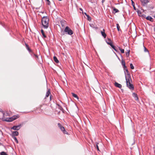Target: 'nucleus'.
<instances>
[{
  "label": "nucleus",
  "instance_id": "4be33fe9",
  "mask_svg": "<svg viewBox=\"0 0 155 155\" xmlns=\"http://www.w3.org/2000/svg\"><path fill=\"white\" fill-rule=\"evenodd\" d=\"M111 47L113 48L115 51L117 52V50L116 49V48L113 45H112Z\"/></svg>",
  "mask_w": 155,
  "mask_h": 155
},
{
  "label": "nucleus",
  "instance_id": "5701e85b",
  "mask_svg": "<svg viewBox=\"0 0 155 155\" xmlns=\"http://www.w3.org/2000/svg\"><path fill=\"white\" fill-rule=\"evenodd\" d=\"M113 10L115 12V13H117L119 12V11L115 7H113Z\"/></svg>",
  "mask_w": 155,
  "mask_h": 155
},
{
  "label": "nucleus",
  "instance_id": "58836bf2",
  "mask_svg": "<svg viewBox=\"0 0 155 155\" xmlns=\"http://www.w3.org/2000/svg\"><path fill=\"white\" fill-rule=\"evenodd\" d=\"M141 16L143 18H145L146 16L144 15H142Z\"/></svg>",
  "mask_w": 155,
  "mask_h": 155
},
{
  "label": "nucleus",
  "instance_id": "cd10ccee",
  "mask_svg": "<svg viewBox=\"0 0 155 155\" xmlns=\"http://www.w3.org/2000/svg\"><path fill=\"white\" fill-rule=\"evenodd\" d=\"M116 25H117V30L118 31H120V26H119V25L118 24H116Z\"/></svg>",
  "mask_w": 155,
  "mask_h": 155
},
{
  "label": "nucleus",
  "instance_id": "2f4dec72",
  "mask_svg": "<svg viewBox=\"0 0 155 155\" xmlns=\"http://www.w3.org/2000/svg\"><path fill=\"white\" fill-rule=\"evenodd\" d=\"M87 19L89 21H90V20H91V18L89 15H87Z\"/></svg>",
  "mask_w": 155,
  "mask_h": 155
},
{
  "label": "nucleus",
  "instance_id": "a18cd8bd",
  "mask_svg": "<svg viewBox=\"0 0 155 155\" xmlns=\"http://www.w3.org/2000/svg\"><path fill=\"white\" fill-rule=\"evenodd\" d=\"M8 113H6V115L7 116L8 115Z\"/></svg>",
  "mask_w": 155,
  "mask_h": 155
},
{
  "label": "nucleus",
  "instance_id": "b1692460",
  "mask_svg": "<svg viewBox=\"0 0 155 155\" xmlns=\"http://www.w3.org/2000/svg\"><path fill=\"white\" fill-rule=\"evenodd\" d=\"M14 140L15 141V142L17 143H18V141L17 139V138H16V137H12Z\"/></svg>",
  "mask_w": 155,
  "mask_h": 155
},
{
  "label": "nucleus",
  "instance_id": "bb28decb",
  "mask_svg": "<svg viewBox=\"0 0 155 155\" xmlns=\"http://www.w3.org/2000/svg\"><path fill=\"white\" fill-rule=\"evenodd\" d=\"M119 49L120 50L121 53H124V49H121L120 47H119Z\"/></svg>",
  "mask_w": 155,
  "mask_h": 155
},
{
  "label": "nucleus",
  "instance_id": "a211bd4d",
  "mask_svg": "<svg viewBox=\"0 0 155 155\" xmlns=\"http://www.w3.org/2000/svg\"><path fill=\"white\" fill-rule=\"evenodd\" d=\"M54 60L56 63H58L59 62V61L55 56L54 57Z\"/></svg>",
  "mask_w": 155,
  "mask_h": 155
},
{
  "label": "nucleus",
  "instance_id": "c85d7f7f",
  "mask_svg": "<svg viewBox=\"0 0 155 155\" xmlns=\"http://www.w3.org/2000/svg\"><path fill=\"white\" fill-rule=\"evenodd\" d=\"M0 155H8L4 151H2Z\"/></svg>",
  "mask_w": 155,
  "mask_h": 155
},
{
  "label": "nucleus",
  "instance_id": "423d86ee",
  "mask_svg": "<svg viewBox=\"0 0 155 155\" xmlns=\"http://www.w3.org/2000/svg\"><path fill=\"white\" fill-rule=\"evenodd\" d=\"M5 115H6L3 112V111H0V119H4Z\"/></svg>",
  "mask_w": 155,
  "mask_h": 155
},
{
  "label": "nucleus",
  "instance_id": "8fccbe9b",
  "mask_svg": "<svg viewBox=\"0 0 155 155\" xmlns=\"http://www.w3.org/2000/svg\"><path fill=\"white\" fill-rule=\"evenodd\" d=\"M154 30H155V28H154Z\"/></svg>",
  "mask_w": 155,
  "mask_h": 155
},
{
  "label": "nucleus",
  "instance_id": "9d476101",
  "mask_svg": "<svg viewBox=\"0 0 155 155\" xmlns=\"http://www.w3.org/2000/svg\"><path fill=\"white\" fill-rule=\"evenodd\" d=\"M19 133L17 131L13 132L12 133V137H15V136H17L18 135Z\"/></svg>",
  "mask_w": 155,
  "mask_h": 155
},
{
  "label": "nucleus",
  "instance_id": "7c9ffc66",
  "mask_svg": "<svg viewBox=\"0 0 155 155\" xmlns=\"http://www.w3.org/2000/svg\"><path fill=\"white\" fill-rule=\"evenodd\" d=\"M45 1L47 2V4L48 5H50L51 2L49 0H45Z\"/></svg>",
  "mask_w": 155,
  "mask_h": 155
},
{
  "label": "nucleus",
  "instance_id": "a878e982",
  "mask_svg": "<svg viewBox=\"0 0 155 155\" xmlns=\"http://www.w3.org/2000/svg\"><path fill=\"white\" fill-rule=\"evenodd\" d=\"M25 44V46L26 48L27 49V50L29 51H30V49L28 46V45L26 44Z\"/></svg>",
  "mask_w": 155,
  "mask_h": 155
},
{
  "label": "nucleus",
  "instance_id": "79ce46f5",
  "mask_svg": "<svg viewBox=\"0 0 155 155\" xmlns=\"http://www.w3.org/2000/svg\"><path fill=\"white\" fill-rule=\"evenodd\" d=\"M51 96H50V100H51Z\"/></svg>",
  "mask_w": 155,
  "mask_h": 155
},
{
  "label": "nucleus",
  "instance_id": "7ed1b4c3",
  "mask_svg": "<svg viewBox=\"0 0 155 155\" xmlns=\"http://www.w3.org/2000/svg\"><path fill=\"white\" fill-rule=\"evenodd\" d=\"M18 117L17 116H14L10 118H6L5 119H3V120L8 122H10L17 119Z\"/></svg>",
  "mask_w": 155,
  "mask_h": 155
},
{
  "label": "nucleus",
  "instance_id": "473e14b6",
  "mask_svg": "<svg viewBox=\"0 0 155 155\" xmlns=\"http://www.w3.org/2000/svg\"><path fill=\"white\" fill-rule=\"evenodd\" d=\"M58 106H59V109L61 110H63V109L62 108V107L60 105H59V104H58Z\"/></svg>",
  "mask_w": 155,
  "mask_h": 155
},
{
  "label": "nucleus",
  "instance_id": "393cba45",
  "mask_svg": "<svg viewBox=\"0 0 155 155\" xmlns=\"http://www.w3.org/2000/svg\"><path fill=\"white\" fill-rule=\"evenodd\" d=\"M130 51L129 50L127 51V52H126V55L127 57H128L129 56L130 54Z\"/></svg>",
  "mask_w": 155,
  "mask_h": 155
},
{
  "label": "nucleus",
  "instance_id": "49530a36",
  "mask_svg": "<svg viewBox=\"0 0 155 155\" xmlns=\"http://www.w3.org/2000/svg\"><path fill=\"white\" fill-rule=\"evenodd\" d=\"M140 12V11H138V13H139V12Z\"/></svg>",
  "mask_w": 155,
  "mask_h": 155
},
{
  "label": "nucleus",
  "instance_id": "e433bc0d",
  "mask_svg": "<svg viewBox=\"0 0 155 155\" xmlns=\"http://www.w3.org/2000/svg\"><path fill=\"white\" fill-rule=\"evenodd\" d=\"M130 68H134V67L133 65V64L131 63L130 64Z\"/></svg>",
  "mask_w": 155,
  "mask_h": 155
},
{
  "label": "nucleus",
  "instance_id": "39448f33",
  "mask_svg": "<svg viewBox=\"0 0 155 155\" xmlns=\"http://www.w3.org/2000/svg\"><path fill=\"white\" fill-rule=\"evenodd\" d=\"M22 124H20L18 125H15L13 126L12 127L11 129H12L15 130H19L21 127L22 126Z\"/></svg>",
  "mask_w": 155,
  "mask_h": 155
},
{
  "label": "nucleus",
  "instance_id": "4468645a",
  "mask_svg": "<svg viewBox=\"0 0 155 155\" xmlns=\"http://www.w3.org/2000/svg\"><path fill=\"white\" fill-rule=\"evenodd\" d=\"M140 1L143 5L147 4L149 2L148 0H140Z\"/></svg>",
  "mask_w": 155,
  "mask_h": 155
},
{
  "label": "nucleus",
  "instance_id": "c03bdc74",
  "mask_svg": "<svg viewBox=\"0 0 155 155\" xmlns=\"http://www.w3.org/2000/svg\"><path fill=\"white\" fill-rule=\"evenodd\" d=\"M0 111H2V110L1 109H0Z\"/></svg>",
  "mask_w": 155,
  "mask_h": 155
},
{
  "label": "nucleus",
  "instance_id": "a19ab883",
  "mask_svg": "<svg viewBox=\"0 0 155 155\" xmlns=\"http://www.w3.org/2000/svg\"><path fill=\"white\" fill-rule=\"evenodd\" d=\"M85 15L87 16V15H87L86 13H85Z\"/></svg>",
  "mask_w": 155,
  "mask_h": 155
},
{
  "label": "nucleus",
  "instance_id": "1a4fd4ad",
  "mask_svg": "<svg viewBox=\"0 0 155 155\" xmlns=\"http://www.w3.org/2000/svg\"><path fill=\"white\" fill-rule=\"evenodd\" d=\"M106 42L108 44L110 45V46L113 45L112 41L111 39L109 38H108L106 41Z\"/></svg>",
  "mask_w": 155,
  "mask_h": 155
},
{
  "label": "nucleus",
  "instance_id": "4c0bfd02",
  "mask_svg": "<svg viewBox=\"0 0 155 155\" xmlns=\"http://www.w3.org/2000/svg\"><path fill=\"white\" fill-rule=\"evenodd\" d=\"M61 25L62 27H64V22H63V21H61Z\"/></svg>",
  "mask_w": 155,
  "mask_h": 155
},
{
  "label": "nucleus",
  "instance_id": "72a5a7b5",
  "mask_svg": "<svg viewBox=\"0 0 155 155\" xmlns=\"http://www.w3.org/2000/svg\"><path fill=\"white\" fill-rule=\"evenodd\" d=\"M62 132H63V133H64V134H68V133L64 129V130H63L62 131Z\"/></svg>",
  "mask_w": 155,
  "mask_h": 155
},
{
  "label": "nucleus",
  "instance_id": "f257e3e1",
  "mask_svg": "<svg viewBox=\"0 0 155 155\" xmlns=\"http://www.w3.org/2000/svg\"><path fill=\"white\" fill-rule=\"evenodd\" d=\"M124 72L125 76L127 87L130 89L133 90L134 89V86L130 83V79H131L130 74L127 68H124Z\"/></svg>",
  "mask_w": 155,
  "mask_h": 155
},
{
  "label": "nucleus",
  "instance_id": "2eb2a0df",
  "mask_svg": "<svg viewBox=\"0 0 155 155\" xmlns=\"http://www.w3.org/2000/svg\"><path fill=\"white\" fill-rule=\"evenodd\" d=\"M147 20H149L151 22L153 21V19L150 16H148L146 18Z\"/></svg>",
  "mask_w": 155,
  "mask_h": 155
},
{
  "label": "nucleus",
  "instance_id": "412c9836",
  "mask_svg": "<svg viewBox=\"0 0 155 155\" xmlns=\"http://www.w3.org/2000/svg\"><path fill=\"white\" fill-rule=\"evenodd\" d=\"M131 2H132V5H133V7H134V9L135 10H136V7H135V4H134V2H133V1L132 0H131Z\"/></svg>",
  "mask_w": 155,
  "mask_h": 155
},
{
  "label": "nucleus",
  "instance_id": "0eeeda50",
  "mask_svg": "<svg viewBox=\"0 0 155 155\" xmlns=\"http://www.w3.org/2000/svg\"><path fill=\"white\" fill-rule=\"evenodd\" d=\"M132 95L134 97L135 99L137 101H139V99L138 97L137 96V94L135 93H134L132 94Z\"/></svg>",
  "mask_w": 155,
  "mask_h": 155
},
{
  "label": "nucleus",
  "instance_id": "de8ad7c7",
  "mask_svg": "<svg viewBox=\"0 0 155 155\" xmlns=\"http://www.w3.org/2000/svg\"><path fill=\"white\" fill-rule=\"evenodd\" d=\"M58 0V1H62V0Z\"/></svg>",
  "mask_w": 155,
  "mask_h": 155
},
{
  "label": "nucleus",
  "instance_id": "09e8293b",
  "mask_svg": "<svg viewBox=\"0 0 155 155\" xmlns=\"http://www.w3.org/2000/svg\"><path fill=\"white\" fill-rule=\"evenodd\" d=\"M153 17L154 18H155V15H154Z\"/></svg>",
  "mask_w": 155,
  "mask_h": 155
},
{
  "label": "nucleus",
  "instance_id": "20e7f679",
  "mask_svg": "<svg viewBox=\"0 0 155 155\" xmlns=\"http://www.w3.org/2000/svg\"><path fill=\"white\" fill-rule=\"evenodd\" d=\"M64 32L67 33L68 34L70 35H71L73 33V31L68 26H66L65 27Z\"/></svg>",
  "mask_w": 155,
  "mask_h": 155
},
{
  "label": "nucleus",
  "instance_id": "f8f14e48",
  "mask_svg": "<svg viewBox=\"0 0 155 155\" xmlns=\"http://www.w3.org/2000/svg\"><path fill=\"white\" fill-rule=\"evenodd\" d=\"M90 26L92 28H95L96 29H97L98 28V27L94 24H92L90 25Z\"/></svg>",
  "mask_w": 155,
  "mask_h": 155
},
{
  "label": "nucleus",
  "instance_id": "9b49d317",
  "mask_svg": "<svg viewBox=\"0 0 155 155\" xmlns=\"http://www.w3.org/2000/svg\"><path fill=\"white\" fill-rule=\"evenodd\" d=\"M115 86L119 88H121L122 87V85L121 84L118 83L117 82H115L114 83Z\"/></svg>",
  "mask_w": 155,
  "mask_h": 155
},
{
  "label": "nucleus",
  "instance_id": "ddd939ff",
  "mask_svg": "<svg viewBox=\"0 0 155 155\" xmlns=\"http://www.w3.org/2000/svg\"><path fill=\"white\" fill-rule=\"evenodd\" d=\"M101 33L102 36L104 37V38H106V35L105 32V30L104 29H103V31H101Z\"/></svg>",
  "mask_w": 155,
  "mask_h": 155
},
{
  "label": "nucleus",
  "instance_id": "ea45409f",
  "mask_svg": "<svg viewBox=\"0 0 155 155\" xmlns=\"http://www.w3.org/2000/svg\"><path fill=\"white\" fill-rule=\"evenodd\" d=\"M105 0H102V3H103L104 2Z\"/></svg>",
  "mask_w": 155,
  "mask_h": 155
},
{
  "label": "nucleus",
  "instance_id": "6e6552de",
  "mask_svg": "<svg viewBox=\"0 0 155 155\" xmlns=\"http://www.w3.org/2000/svg\"><path fill=\"white\" fill-rule=\"evenodd\" d=\"M58 126L62 131L64 130V128L59 123L58 124Z\"/></svg>",
  "mask_w": 155,
  "mask_h": 155
},
{
  "label": "nucleus",
  "instance_id": "dca6fc26",
  "mask_svg": "<svg viewBox=\"0 0 155 155\" xmlns=\"http://www.w3.org/2000/svg\"><path fill=\"white\" fill-rule=\"evenodd\" d=\"M121 64L122 65H123V68H127V67L125 65V64L124 61H122Z\"/></svg>",
  "mask_w": 155,
  "mask_h": 155
},
{
  "label": "nucleus",
  "instance_id": "f03ea898",
  "mask_svg": "<svg viewBox=\"0 0 155 155\" xmlns=\"http://www.w3.org/2000/svg\"><path fill=\"white\" fill-rule=\"evenodd\" d=\"M49 18L47 17H44L41 19V23L44 28H46L48 27Z\"/></svg>",
  "mask_w": 155,
  "mask_h": 155
},
{
  "label": "nucleus",
  "instance_id": "f3484780",
  "mask_svg": "<svg viewBox=\"0 0 155 155\" xmlns=\"http://www.w3.org/2000/svg\"><path fill=\"white\" fill-rule=\"evenodd\" d=\"M50 93H51V92H50V90H48L46 92V97H48V96L50 94Z\"/></svg>",
  "mask_w": 155,
  "mask_h": 155
},
{
  "label": "nucleus",
  "instance_id": "c9c22d12",
  "mask_svg": "<svg viewBox=\"0 0 155 155\" xmlns=\"http://www.w3.org/2000/svg\"><path fill=\"white\" fill-rule=\"evenodd\" d=\"M34 56L36 57V58L37 59H38V55H36L35 54H34Z\"/></svg>",
  "mask_w": 155,
  "mask_h": 155
},
{
  "label": "nucleus",
  "instance_id": "aec40b11",
  "mask_svg": "<svg viewBox=\"0 0 155 155\" xmlns=\"http://www.w3.org/2000/svg\"><path fill=\"white\" fill-rule=\"evenodd\" d=\"M41 33L43 37L45 38H46V35H45V34L44 33V31L43 30H42V29L41 30Z\"/></svg>",
  "mask_w": 155,
  "mask_h": 155
},
{
  "label": "nucleus",
  "instance_id": "6ab92c4d",
  "mask_svg": "<svg viewBox=\"0 0 155 155\" xmlns=\"http://www.w3.org/2000/svg\"><path fill=\"white\" fill-rule=\"evenodd\" d=\"M71 94H72V96L76 98H77V99H78L79 98H78V97L76 94H75L73 93H72Z\"/></svg>",
  "mask_w": 155,
  "mask_h": 155
},
{
  "label": "nucleus",
  "instance_id": "37998d69",
  "mask_svg": "<svg viewBox=\"0 0 155 155\" xmlns=\"http://www.w3.org/2000/svg\"><path fill=\"white\" fill-rule=\"evenodd\" d=\"M80 10H81V11H82V9L81 8H80Z\"/></svg>",
  "mask_w": 155,
  "mask_h": 155
},
{
  "label": "nucleus",
  "instance_id": "c756f323",
  "mask_svg": "<svg viewBox=\"0 0 155 155\" xmlns=\"http://www.w3.org/2000/svg\"><path fill=\"white\" fill-rule=\"evenodd\" d=\"M143 47H144V51L145 52H148V51L147 49L144 46Z\"/></svg>",
  "mask_w": 155,
  "mask_h": 155
},
{
  "label": "nucleus",
  "instance_id": "f704fd0d",
  "mask_svg": "<svg viewBox=\"0 0 155 155\" xmlns=\"http://www.w3.org/2000/svg\"><path fill=\"white\" fill-rule=\"evenodd\" d=\"M98 143H97L96 148H97V150L99 151V147H98Z\"/></svg>",
  "mask_w": 155,
  "mask_h": 155
}]
</instances>
